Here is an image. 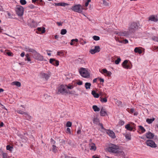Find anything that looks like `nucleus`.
I'll return each instance as SVG.
<instances>
[{
	"label": "nucleus",
	"instance_id": "f257e3e1",
	"mask_svg": "<svg viewBox=\"0 0 158 158\" xmlns=\"http://www.w3.org/2000/svg\"><path fill=\"white\" fill-rule=\"evenodd\" d=\"M24 49L26 51L32 52V57L35 59L40 61L43 60V56L35 49L30 48L28 46H25Z\"/></svg>",
	"mask_w": 158,
	"mask_h": 158
},
{
	"label": "nucleus",
	"instance_id": "f03ea898",
	"mask_svg": "<svg viewBox=\"0 0 158 158\" xmlns=\"http://www.w3.org/2000/svg\"><path fill=\"white\" fill-rule=\"evenodd\" d=\"M107 150L109 152L114 153H119L122 152L120 151V147L118 145L112 143L109 144L108 147L107 148Z\"/></svg>",
	"mask_w": 158,
	"mask_h": 158
},
{
	"label": "nucleus",
	"instance_id": "7ed1b4c3",
	"mask_svg": "<svg viewBox=\"0 0 158 158\" xmlns=\"http://www.w3.org/2000/svg\"><path fill=\"white\" fill-rule=\"evenodd\" d=\"M140 27V25L139 22H133L132 23L129 25L128 30L129 32L132 34L134 33Z\"/></svg>",
	"mask_w": 158,
	"mask_h": 158
},
{
	"label": "nucleus",
	"instance_id": "20e7f679",
	"mask_svg": "<svg viewBox=\"0 0 158 158\" xmlns=\"http://www.w3.org/2000/svg\"><path fill=\"white\" fill-rule=\"evenodd\" d=\"M69 10H72L75 12L81 13L83 9L82 6L80 4H77L73 6L71 8H69Z\"/></svg>",
	"mask_w": 158,
	"mask_h": 158
},
{
	"label": "nucleus",
	"instance_id": "39448f33",
	"mask_svg": "<svg viewBox=\"0 0 158 158\" xmlns=\"http://www.w3.org/2000/svg\"><path fill=\"white\" fill-rule=\"evenodd\" d=\"M79 72L81 76L84 77L89 78L90 77L89 73L85 68H81L79 70Z\"/></svg>",
	"mask_w": 158,
	"mask_h": 158
},
{
	"label": "nucleus",
	"instance_id": "423d86ee",
	"mask_svg": "<svg viewBox=\"0 0 158 158\" xmlns=\"http://www.w3.org/2000/svg\"><path fill=\"white\" fill-rule=\"evenodd\" d=\"M56 93L57 94H62L66 95L68 94H73L74 93L72 91H70L69 89H58L56 91Z\"/></svg>",
	"mask_w": 158,
	"mask_h": 158
},
{
	"label": "nucleus",
	"instance_id": "0eeeda50",
	"mask_svg": "<svg viewBox=\"0 0 158 158\" xmlns=\"http://www.w3.org/2000/svg\"><path fill=\"white\" fill-rule=\"evenodd\" d=\"M23 8L21 6H19L16 9L17 14L19 16H22L23 14Z\"/></svg>",
	"mask_w": 158,
	"mask_h": 158
},
{
	"label": "nucleus",
	"instance_id": "6e6552de",
	"mask_svg": "<svg viewBox=\"0 0 158 158\" xmlns=\"http://www.w3.org/2000/svg\"><path fill=\"white\" fill-rule=\"evenodd\" d=\"M146 143L148 146L151 147L152 148H155L157 146L155 142L152 140L148 139L146 142Z\"/></svg>",
	"mask_w": 158,
	"mask_h": 158
},
{
	"label": "nucleus",
	"instance_id": "1a4fd4ad",
	"mask_svg": "<svg viewBox=\"0 0 158 158\" xmlns=\"http://www.w3.org/2000/svg\"><path fill=\"white\" fill-rule=\"evenodd\" d=\"M131 63H128L127 60H125L122 64L123 67L126 69H130L131 68Z\"/></svg>",
	"mask_w": 158,
	"mask_h": 158
},
{
	"label": "nucleus",
	"instance_id": "9d476101",
	"mask_svg": "<svg viewBox=\"0 0 158 158\" xmlns=\"http://www.w3.org/2000/svg\"><path fill=\"white\" fill-rule=\"evenodd\" d=\"M100 95H101L102 96L105 97L104 98H103L102 97H100V101L102 102H107V98L106 97V94L105 92H102V91L100 93Z\"/></svg>",
	"mask_w": 158,
	"mask_h": 158
},
{
	"label": "nucleus",
	"instance_id": "9b49d317",
	"mask_svg": "<svg viewBox=\"0 0 158 158\" xmlns=\"http://www.w3.org/2000/svg\"><path fill=\"white\" fill-rule=\"evenodd\" d=\"M73 88V85L70 84L68 85H60L59 89H71Z\"/></svg>",
	"mask_w": 158,
	"mask_h": 158
},
{
	"label": "nucleus",
	"instance_id": "f8f14e48",
	"mask_svg": "<svg viewBox=\"0 0 158 158\" xmlns=\"http://www.w3.org/2000/svg\"><path fill=\"white\" fill-rule=\"evenodd\" d=\"M100 48L99 46H95L94 49L90 50V52L92 54H94L96 52H99L100 51Z\"/></svg>",
	"mask_w": 158,
	"mask_h": 158
},
{
	"label": "nucleus",
	"instance_id": "ddd939ff",
	"mask_svg": "<svg viewBox=\"0 0 158 158\" xmlns=\"http://www.w3.org/2000/svg\"><path fill=\"white\" fill-rule=\"evenodd\" d=\"M41 75L42 78H44L46 80H47L51 76V73H41Z\"/></svg>",
	"mask_w": 158,
	"mask_h": 158
},
{
	"label": "nucleus",
	"instance_id": "4468645a",
	"mask_svg": "<svg viewBox=\"0 0 158 158\" xmlns=\"http://www.w3.org/2000/svg\"><path fill=\"white\" fill-rule=\"evenodd\" d=\"M49 62L50 63L56 66H58L59 64V61L56 60L54 58L50 59Z\"/></svg>",
	"mask_w": 158,
	"mask_h": 158
},
{
	"label": "nucleus",
	"instance_id": "2eb2a0df",
	"mask_svg": "<svg viewBox=\"0 0 158 158\" xmlns=\"http://www.w3.org/2000/svg\"><path fill=\"white\" fill-rule=\"evenodd\" d=\"M106 133L112 138H115L116 136L114 132L110 130H108L106 131Z\"/></svg>",
	"mask_w": 158,
	"mask_h": 158
},
{
	"label": "nucleus",
	"instance_id": "dca6fc26",
	"mask_svg": "<svg viewBox=\"0 0 158 158\" xmlns=\"http://www.w3.org/2000/svg\"><path fill=\"white\" fill-rule=\"evenodd\" d=\"M145 136L147 138L152 139L154 137V135L151 132L148 131L145 134Z\"/></svg>",
	"mask_w": 158,
	"mask_h": 158
},
{
	"label": "nucleus",
	"instance_id": "f3484780",
	"mask_svg": "<svg viewBox=\"0 0 158 158\" xmlns=\"http://www.w3.org/2000/svg\"><path fill=\"white\" fill-rule=\"evenodd\" d=\"M149 20L154 22H156L158 21V19L157 16L152 15L149 17Z\"/></svg>",
	"mask_w": 158,
	"mask_h": 158
},
{
	"label": "nucleus",
	"instance_id": "a211bd4d",
	"mask_svg": "<svg viewBox=\"0 0 158 158\" xmlns=\"http://www.w3.org/2000/svg\"><path fill=\"white\" fill-rule=\"evenodd\" d=\"M106 111L105 109L102 108L100 111V115L101 116H104L107 115Z\"/></svg>",
	"mask_w": 158,
	"mask_h": 158
},
{
	"label": "nucleus",
	"instance_id": "6ab92c4d",
	"mask_svg": "<svg viewBox=\"0 0 158 158\" xmlns=\"http://www.w3.org/2000/svg\"><path fill=\"white\" fill-rule=\"evenodd\" d=\"M132 34L131 33L129 32V31L128 30L127 31H124V32H120L119 34L122 36H127L130 34Z\"/></svg>",
	"mask_w": 158,
	"mask_h": 158
},
{
	"label": "nucleus",
	"instance_id": "aec40b11",
	"mask_svg": "<svg viewBox=\"0 0 158 158\" xmlns=\"http://www.w3.org/2000/svg\"><path fill=\"white\" fill-rule=\"evenodd\" d=\"M89 149L90 150L95 151L96 149V147L95 144L93 143L89 144Z\"/></svg>",
	"mask_w": 158,
	"mask_h": 158
},
{
	"label": "nucleus",
	"instance_id": "412c9836",
	"mask_svg": "<svg viewBox=\"0 0 158 158\" xmlns=\"http://www.w3.org/2000/svg\"><path fill=\"white\" fill-rule=\"evenodd\" d=\"M56 6H66L69 5L68 3H65L64 2H59L58 3H55Z\"/></svg>",
	"mask_w": 158,
	"mask_h": 158
},
{
	"label": "nucleus",
	"instance_id": "4be33fe9",
	"mask_svg": "<svg viewBox=\"0 0 158 158\" xmlns=\"http://www.w3.org/2000/svg\"><path fill=\"white\" fill-rule=\"evenodd\" d=\"M23 109L21 110L20 108H18L17 110L15 111L18 113L23 115L25 113V112L24 111Z\"/></svg>",
	"mask_w": 158,
	"mask_h": 158
},
{
	"label": "nucleus",
	"instance_id": "5701e85b",
	"mask_svg": "<svg viewBox=\"0 0 158 158\" xmlns=\"http://www.w3.org/2000/svg\"><path fill=\"white\" fill-rule=\"evenodd\" d=\"M125 127L127 130L130 131H132L133 129V127L131 126L129 124L126 125Z\"/></svg>",
	"mask_w": 158,
	"mask_h": 158
},
{
	"label": "nucleus",
	"instance_id": "b1692460",
	"mask_svg": "<svg viewBox=\"0 0 158 158\" xmlns=\"http://www.w3.org/2000/svg\"><path fill=\"white\" fill-rule=\"evenodd\" d=\"M134 51L135 53H138L139 54L142 53V51L139 48H135Z\"/></svg>",
	"mask_w": 158,
	"mask_h": 158
},
{
	"label": "nucleus",
	"instance_id": "393cba45",
	"mask_svg": "<svg viewBox=\"0 0 158 158\" xmlns=\"http://www.w3.org/2000/svg\"><path fill=\"white\" fill-rule=\"evenodd\" d=\"M12 85H15L16 86L19 87L20 86L21 84V83L19 81H14L11 83Z\"/></svg>",
	"mask_w": 158,
	"mask_h": 158
},
{
	"label": "nucleus",
	"instance_id": "a878e982",
	"mask_svg": "<svg viewBox=\"0 0 158 158\" xmlns=\"http://www.w3.org/2000/svg\"><path fill=\"white\" fill-rule=\"evenodd\" d=\"M92 94L93 96L95 98H98L99 97V94L97 93L94 90H93L92 91Z\"/></svg>",
	"mask_w": 158,
	"mask_h": 158
},
{
	"label": "nucleus",
	"instance_id": "bb28decb",
	"mask_svg": "<svg viewBox=\"0 0 158 158\" xmlns=\"http://www.w3.org/2000/svg\"><path fill=\"white\" fill-rule=\"evenodd\" d=\"M44 97L46 100V102H47L52 99V97L51 96L48 95L47 94L45 95Z\"/></svg>",
	"mask_w": 158,
	"mask_h": 158
},
{
	"label": "nucleus",
	"instance_id": "cd10ccee",
	"mask_svg": "<svg viewBox=\"0 0 158 158\" xmlns=\"http://www.w3.org/2000/svg\"><path fill=\"white\" fill-rule=\"evenodd\" d=\"M93 122L94 124H99V123H100L99 119L97 118H94Z\"/></svg>",
	"mask_w": 158,
	"mask_h": 158
},
{
	"label": "nucleus",
	"instance_id": "c85d7f7f",
	"mask_svg": "<svg viewBox=\"0 0 158 158\" xmlns=\"http://www.w3.org/2000/svg\"><path fill=\"white\" fill-rule=\"evenodd\" d=\"M155 119L154 118H152L151 119L147 118L146 121L148 123L150 124L152 123L154 121Z\"/></svg>",
	"mask_w": 158,
	"mask_h": 158
},
{
	"label": "nucleus",
	"instance_id": "c756f323",
	"mask_svg": "<svg viewBox=\"0 0 158 158\" xmlns=\"http://www.w3.org/2000/svg\"><path fill=\"white\" fill-rule=\"evenodd\" d=\"M37 29L39 31L41 32L42 33L45 32V28L44 27H43L42 29L41 27H38Z\"/></svg>",
	"mask_w": 158,
	"mask_h": 158
},
{
	"label": "nucleus",
	"instance_id": "7c9ffc66",
	"mask_svg": "<svg viewBox=\"0 0 158 158\" xmlns=\"http://www.w3.org/2000/svg\"><path fill=\"white\" fill-rule=\"evenodd\" d=\"M26 113H24L23 115H24V116L27 119H30L31 118V117L29 115V114L27 112H25Z\"/></svg>",
	"mask_w": 158,
	"mask_h": 158
},
{
	"label": "nucleus",
	"instance_id": "2f4dec72",
	"mask_svg": "<svg viewBox=\"0 0 158 158\" xmlns=\"http://www.w3.org/2000/svg\"><path fill=\"white\" fill-rule=\"evenodd\" d=\"M25 57L26 58H25V60L26 61L27 60L28 61H31V59H30V55L29 54H27L25 55Z\"/></svg>",
	"mask_w": 158,
	"mask_h": 158
},
{
	"label": "nucleus",
	"instance_id": "473e14b6",
	"mask_svg": "<svg viewBox=\"0 0 158 158\" xmlns=\"http://www.w3.org/2000/svg\"><path fill=\"white\" fill-rule=\"evenodd\" d=\"M52 151L54 153L58 151L55 145H52Z\"/></svg>",
	"mask_w": 158,
	"mask_h": 158
},
{
	"label": "nucleus",
	"instance_id": "72a5a7b5",
	"mask_svg": "<svg viewBox=\"0 0 158 158\" xmlns=\"http://www.w3.org/2000/svg\"><path fill=\"white\" fill-rule=\"evenodd\" d=\"M93 109L95 111H98L100 109L97 106L94 105L93 106Z\"/></svg>",
	"mask_w": 158,
	"mask_h": 158
},
{
	"label": "nucleus",
	"instance_id": "f704fd0d",
	"mask_svg": "<svg viewBox=\"0 0 158 158\" xmlns=\"http://www.w3.org/2000/svg\"><path fill=\"white\" fill-rule=\"evenodd\" d=\"M91 85L90 83L86 82L85 84V87L86 89H89L90 88V87Z\"/></svg>",
	"mask_w": 158,
	"mask_h": 158
},
{
	"label": "nucleus",
	"instance_id": "c9c22d12",
	"mask_svg": "<svg viewBox=\"0 0 158 158\" xmlns=\"http://www.w3.org/2000/svg\"><path fill=\"white\" fill-rule=\"evenodd\" d=\"M139 130L141 131L142 133H143L146 131L145 129L142 126H139Z\"/></svg>",
	"mask_w": 158,
	"mask_h": 158
},
{
	"label": "nucleus",
	"instance_id": "e433bc0d",
	"mask_svg": "<svg viewBox=\"0 0 158 158\" xmlns=\"http://www.w3.org/2000/svg\"><path fill=\"white\" fill-rule=\"evenodd\" d=\"M31 27H35L36 26V23L33 20L32 21L31 24Z\"/></svg>",
	"mask_w": 158,
	"mask_h": 158
},
{
	"label": "nucleus",
	"instance_id": "4c0bfd02",
	"mask_svg": "<svg viewBox=\"0 0 158 158\" xmlns=\"http://www.w3.org/2000/svg\"><path fill=\"white\" fill-rule=\"evenodd\" d=\"M151 39L154 41L158 42V37L153 36L152 37Z\"/></svg>",
	"mask_w": 158,
	"mask_h": 158
},
{
	"label": "nucleus",
	"instance_id": "58836bf2",
	"mask_svg": "<svg viewBox=\"0 0 158 158\" xmlns=\"http://www.w3.org/2000/svg\"><path fill=\"white\" fill-rule=\"evenodd\" d=\"M67 30L65 29H62L61 30L60 34L61 35H64L66 34L67 33Z\"/></svg>",
	"mask_w": 158,
	"mask_h": 158
},
{
	"label": "nucleus",
	"instance_id": "ea45409f",
	"mask_svg": "<svg viewBox=\"0 0 158 158\" xmlns=\"http://www.w3.org/2000/svg\"><path fill=\"white\" fill-rule=\"evenodd\" d=\"M124 135L126 139L129 140L131 139V135L130 134H127Z\"/></svg>",
	"mask_w": 158,
	"mask_h": 158
},
{
	"label": "nucleus",
	"instance_id": "a19ab883",
	"mask_svg": "<svg viewBox=\"0 0 158 158\" xmlns=\"http://www.w3.org/2000/svg\"><path fill=\"white\" fill-rule=\"evenodd\" d=\"M92 38L94 40L96 41H98L100 40L99 37L98 36L94 35L93 36Z\"/></svg>",
	"mask_w": 158,
	"mask_h": 158
},
{
	"label": "nucleus",
	"instance_id": "79ce46f5",
	"mask_svg": "<svg viewBox=\"0 0 158 158\" xmlns=\"http://www.w3.org/2000/svg\"><path fill=\"white\" fill-rule=\"evenodd\" d=\"M116 104L118 105V106H120L122 104V102L120 101L119 100H118L116 99Z\"/></svg>",
	"mask_w": 158,
	"mask_h": 158
},
{
	"label": "nucleus",
	"instance_id": "37998d69",
	"mask_svg": "<svg viewBox=\"0 0 158 158\" xmlns=\"http://www.w3.org/2000/svg\"><path fill=\"white\" fill-rule=\"evenodd\" d=\"M20 3L22 5H24L27 3V2L25 0H20Z\"/></svg>",
	"mask_w": 158,
	"mask_h": 158
},
{
	"label": "nucleus",
	"instance_id": "c03bdc74",
	"mask_svg": "<svg viewBox=\"0 0 158 158\" xmlns=\"http://www.w3.org/2000/svg\"><path fill=\"white\" fill-rule=\"evenodd\" d=\"M121 61V59L120 58H118L115 61V64H118Z\"/></svg>",
	"mask_w": 158,
	"mask_h": 158
},
{
	"label": "nucleus",
	"instance_id": "a18cd8bd",
	"mask_svg": "<svg viewBox=\"0 0 158 158\" xmlns=\"http://www.w3.org/2000/svg\"><path fill=\"white\" fill-rule=\"evenodd\" d=\"M71 126L72 123L71 122L69 121H68L67 122L66 124V127H70Z\"/></svg>",
	"mask_w": 158,
	"mask_h": 158
},
{
	"label": "nucleus",
	"instance_id": "49530a36",
	"mask_svg": "<svg viewBox=\"0 0 158 158\" xmlns=\"http://www.w3.org/2000/svg\"><path fill=\"white\" fill-rule=\"evenodd\" d=\"M12 148L13 147H12L10 146V145H8L6 146V149L7 150L10 151Z\"/></svg>",
	"mask_w": 158,
	"mask_h": 158
},
{
	"label": "nucleus",
	"instance_id": "de8ad7c7",
	"mask_svg": "<svg viewBox=\"0 0 158 158\" xmlns=\"http://www.w3.org/2000/svg\"><path fill=\"white\" fill-rule=\"evenodd\" d=\"M3 158H8L7 154L6 153L3 152L2 153Z\"/></svg>",
	"mask_w": 158,
	"mask_h": 158
},
{
	"label": "nucleus",
	"instance_id": "09e8293b",
	"mask_svg": "<svg viewBox=\"0 0 158 158\" xmlns=\"http://www.w3.org/2000/svg\"><path fill=\"white\" fill-rule=\"evenodd\" d=\"M108 71L106 69H103L102 70V72L100 71L101 73H105L106 74V73H107Z\"/></svg>",
	"mask_w": 158,
	"mask_h": 158
},
{
	"label": "nucleus",
	"instance_id": "8fccbe9b",
	"mask_svg": "<svg viewBox=\"0 0 158 158\" xmlns=\"http://www.w3.org/2000/svg\"><path fill=\"white\" fill-rule=\"evenodd\" d=\"M42 1V0H32V3H35L37 2V3H39V2H41Z\"/></svg>",
	"mask_w": 158,
	"mask_h": 158
},
{
	"label": "nucleus",
	"instance_id": "3c124183",
	"mask_svg": "<svg viewBox=\"0 0 158 158\" xmlns=\"http://www.w3.org/2000/svg\"><path fill=\"white\" fill-rule=\"evenodd\" d=\"M103 3L106 6H108V3H107V2L105 0L103 1Z\"/></svg>",
	"mask_w": 158,
	"mask_h": 158
},
{
	"label": "nucleus",
	"instance_id": "603ef678",
	"mask_svg": "<svg viewBox=\"0 0 158 158\" xmlns=\"http://www.w3.org/2000/svg\"><path fill=\"white\" fill-rule=\"evenodd\" d=\"M50 142L51 143L53 144V145H54L56 143V141L52 138L51 139Z\"/></svg>",
	"mask_w": 158,
	"mask_h": 158
},
{
	"label": "nucleus",
	"instance_id": "864d4df0",
	"mask_svg": "<svg viewBox=\"0 0 158 158\" xmlns=\"http://www.w3.org/2000/svg\"><path fill=\"white\" fill-rule=\"evenodd\" d=\"M124 124V121L120 120L119 122V124L121 126L123 125Z\"/></svg>",
	"mask_w": 158,
	"mask_h": 158
},
{
	"label": "nucleus",
	"instance_id": "5fc2aeb1",
	"mask_svg": "<svg viewBox=\"0 0 158 158\" xmlns=\"http://www.w3.org/2000/svg\"><path fill=\"white\" fill-rule=\"evenodd\" d=\"M98 81L100 82V83H103L104 82V80L103 78L98 77Z\"/></svg>",
	"mask_w": 158,
	"mask_h": 158
},
{
	"label": "nucleus",
	"instance_id": "6e6d98bb",
	"mask_svg": "<svg viewBox=\"0 0 158 158\" xmlns=\"http://www.w3.org/2000/svg\"><path fill=\"white\" fill-rule=\"evenodd\" d=\"M6 54L8 56H12L13 55L12 53L11 52H7L6 53Z\"/></svg>",
	"mask_w": 158,
	"mask_h": 158
},
{
	"label": "nucleus",
	"instance_id": "4d7b16f0",
	"mask_svg": "<svg viewBox=\"0 0 158 158\" xmlns=\"http://www.w3.org/2000/svg\"><path fill=\"white\" fill-rule=\"evenodd\" d=\"M106 74L108 76H110L111 74V73L110 71H107V73H106Z\"/></svg>",
	"mask_w": 158,
	"mask_h": 158
},
{
	"label": "nucleus",
	"instance_id": "13d9d810",
	"mask_svg": "<svg viewBox=\"0 0 158 158\" xmlns=\"http://www.w3.org/2000/svg\"><path fill=\"white\" fill-rule=\"evenodd\" d=\"M66 132L69 134H71L70 129L69 128H67L66 129Z\"/></svg>",
	"mask_w": 158,
	"mask_h": 158
},
{
	"label": "nucleus",
	"instance_id": "bf43d9fd",
	"mask_svg": "<svg viewBox=\"0 0 158 158\" xmlns=\"http://www.w3.org/2000/svg\"><path fill=\"white\" fill-rule=\"evenodd\" d=\"M99 125L101 127V128L102 129H104V127L103 126V124L101 123H99Z\"/></svg>",
	"mask_w": 158,
	"mask_h": 158
},
{
	"label": "nucleus",
	"instance_id": "052dcab7",
	"mask_svg": "<svg viewBox=\"0 0 158 158\" xmlns=\"http://www.w3.org/2000/svg\"><path fill=\"white\" fill-rule=\"evenodd\" d=\"M29 7L31 9H33L35 8V6L33 5H31L29 6Z\"/></svg>",
	"mask_w": 158,
	"mask_h": 158
},
{
	"label": "nucleus",
	"instance_id": "680f3d73",
	"mask_svg": "<svg viewBox=\"0 0 158 158\" xmlns=\"http://www.w3.org/2000/svg\"><path fill=\"white\" fill-rule=\"evenodd\" d=\"M123 43L124 44H127L128 42V40L127 39H125L123 40Z\"/></svg>",
	"mask_w": 158,
	"mask_h": 158
},
{
	"label": "nucleus",
	"instance_id": "e2e57ef3",
	"mask_svg": "<svg viewBox=\"0 0 158 158\" xmlns=\"http://www.w3.org/2000/svg\"><path fill=\"white\" fill-rule=\"evenodd\" d=\"M77 84L79 85H81L82 84V82L80 81L77 83Z\"/></svg>",
	"mask_w": 158,
	"mask_h": 158
},
{
	"label": "nucleus",
	"instance_id": "0e129e2a",
	"mask_svg": "<svg viewBox=\"0 0 158 158\" xmlns=\"http://www.w3.org/2000/svg\"><path fill=\"white\" fill-rule=\"evenodd\" d=\"M135 111V109L134 108H131L130 110V113H133Z\"/></svg>",
	"mask_w": 158,
	"mask_h": 158
},
{
	"label": "nucleus",
	"instance_id": "69168bd1",
	"mask_svg": "<svg viewBox=\"0 0 158 158\" xmlns=\"http://www.w3.org/2000/svg\"><path fill=\"white\" fill-rule=\"evenodd\" d=\"M1 107L2 108H3L6 110H7V109L2 104H1Z\"/></svg>",
	"mask_w": 158,
	"mask_h": 158
},
{
	"label": "nucleus",
	"instance_id": "338daca9",
	"mask_svg": "<svg viewBox=\"0 0 158 158\" xmlns=\"http://www.w3.org/2000/svg\"><path fill=\"white\" fill-rule=\"evenodd\" d=\"M56 23L59 26H62V23L60 22H57Z\"/></svg>",
	"mask_w": 158,
	"mask_h": 158
},
{
	"label": "nucleus",
	"instance_id": "774afa93",
	"mask_svg": "<svg viewBox=\"0 0 158 158\" xmlns=\"http://www.w3.org/2000/svg\"><path fill=\"white\" fill-rule=\"evenodd\" d=\"M81 130L80 129H78V130H77V133L78 134H81Z\"/></svg>",
	"mask_w": 158,
	"mask_h": 158
}]
</instances>
